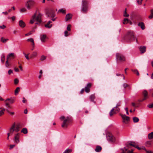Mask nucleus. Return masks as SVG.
Segmentation results:
<instances>
[{
    "label": "nucleus",
    "mask_w": 153,
    "mask_h": 153,
    "mask_svg": "<svg viewBox=\"0 0 153 153\" xmlns=\"http://www.w3.org/2000/svg\"><path fill=\"white\" fill-rule=\"evenodd\" d=\"M61 120H63V122L62 125V128H67L71 123L72 120L71 117H67L65 118L64 116L61 117L60 118Z\"/></svg>",
    "instance_id": "obj_1"
},
{
    "label": "nucleus",
    "mask_w": 153,
    "mask_h": 153,
    "mask_svg": "<svg viewBox=\"0 0 153 153\" xmlns=\"http://www.w3.org/2000/svg\"><path fill=\"white\" fill-rule=\"evenodd\" d=\"M124 39L128 42H131L136 40L137 42V39L135 38L134 32L131 31H129L124 37Z\"/></svg>",
    "instance_id": "obj_2"
},
{
    "label": "nucleus",
    "mask_w": 153,
    "mask_h": 153,
    "mask_svg": "<svg viewBox=\"0 0 153 153\" xmlns=\"http://www.w3.org/2000/svg\"><path fill=\"white\" fill-rule=\"evenodd\" d=\"M82 8L81 11L84 13H86L88 8V1L87 0H82Z\"/></svg>",
    "instance_id": "obj_3"
},
{
    "label": "nucleus",
    "mask_w": 153,
    "mask_h": 153,
    "mask_svg": "<svg viewBox=\"0 0 153 153\" xmlns=\"http://www.w3.org/2000/svg\"><path fill=\"white\" fill-rule=\"evenodd\" d=\"M46 14L48 16L51 18H53L55 16V11L52 9H47L46 11Z\"/></svg>",
    "instance_id": "obj_4"
},
{
    "label": "nucleus",
    "mask_w": 153,
    "mask_h": 153,
    "mask_svg": "<svg viewBox=\"0 0 153 153\" xmlns=\"http://www.w3.org/2000/svg\"><path fill=\"white\" fill-rule=\"evenodd\" d=\"M42 15L40 13H39L36 16V17L35 19V21L37 22L36 24H39L41 23L42 22Z\"/></svg>",
    "instance_id": "obj_5"
},
{
    "label": "nucleus",
    "mask_w": 153,
    "mask_h": 153,
    "mask_svg": "<svg viewBox=\"0 0 153 153\" xmlns=\"http://www.w3.org/2000/svg\"><path fill=\"white\" fill-rule=\"evenodd\" d=\"M116 58L117 61H119L120 62H123L125 60L124 57L122 55L119 53L116 54Z\"/></svg>",
    "instance_id": "obj_6"
},
{
    "label": "nucleus",
    "mask_w": 153,
    "mask_h": 153,
    "mask_svg": "<svg viewBox=\"0 0 153 153\" xmlns=\"http://www.w3.org/2000/svg\"><path fill=\"white\" fill-rule=\"evenodd\" d=\"M120 111V109L118 107H117L115 106V107L113 108L109 112V115L111 117L112 116L113 114H115L116 112L115 111H117V112H119Z\"/></svg>",
    "instance_id": "obj_7"
},
{
    "label": "nucleus",
    "mask_w": 153,
    "mask_h": 153,
    "mask_svg": "<svg viewBox=\"0 0 153 153\" xmlns=\"http://www.w3.org/2000/svg\"><path fill=\"white\" fill-rule=\"evenodd\" d=\"M126 147L128 148V149L131 148V146H132L136 148H137L139 150H140L141 148L137 146H135V145L134 144V143L133 142H130L128 143H126Z\"/></svg>",
    "instance_id": "obj_8"
},
{
    "label": "nucleus",
    "mask_w": 153,
    "mask_h": 153,
    "mask_svg": "<svg viewBox=\"0 0 153 153\" xmlns=\"http://www.w3.org/2000/svg\"><path fill=\"white\" fill-rule=\"evenodd\" d=\"M34 4V1L32 0H29L26 3L25 6L28 10L30 9L31 7H32Z\"/></svg>",
    "instance_id": "obj_9"
},
{
    "label": "nucleus",
    "mask_w": 153,
    "mask_h": 153,
    "mask_svg": "<svg viewBox=\"0 0 153 153\" xmlns=\"http://www.w3.org/2000/svg\"><path fill=\"white\" fill-rule=\"evenodd\" d=\"M106 137L108 140L113 142L114 140V138L112 134L110 133H107L106 135Z\"/></svg>",
    "instance_id": "obj_10"
},
{
    "label": "nucleus",
    "mask_w": 153,
    "mask_h": 153,
    "mask_svg": "<svg viewBox=\"0 0 153 153\" xmlns=\"http://www.w3.org/2000/svg\"><path fill=\"white\" fill-rule=\"evenodd\" d=\"M22 127V124L20 123H18L16 125L15 129L16 132H18L20 128Z\"/></svg>",
    "instance_id": "obj_11"
},
{
    "label": "nucleus",
    "mask_w": 153,
    "mask_h": 153,
    "mask_svg": "<svg viewBox=\"0 0 153 153\" xmlns=\"http://www.w3.org/2000/svg\"><path fill=\"white\" fill-rule=\"evenodd\" d=\"M143 95L144 98L142 100H139V102H142V101H143V100H146V99H147L148 98V93H147V92L146 91L144 90L143 92Z\"/></svg>",
    "instance_id": "obj_12"
},
{
    "label": "nucleus",
    "mask_w": 153,
    "mask_h": 153,
    "mask_svg": "<svg viewBox=\"0 0 153 153\" xmlns=\"http://www.w3.org/2000/svg\"><path fill=\"white\" fill-rule=\"evenodd\" d=\"M91 86V83L87 84L85 88V91L86 93H88L90 91V88Z\"/></svg>",
    "instance_id": "obj_13"
},
{
    "label": "nucleus",
    "mask_w": 153,
    "mask_h": 153,
    "mask_svg": "<svg viewBox=\"0 0 153 153\" xmlns=\"http://www.w3.org/2000/svg\"><path fill=\"white\" fill-rule=\"evenodd\" d=\"M19 135L20 134L19 133H18L15 135L14 140L15 141V143L16 144H18L19 142Z\"/></svg>",
    "instance_id": "obj_14"
},
{
    "label": "nucleus",
    "mask_w": 153,
    "mask_h": 153,
    "mask_svg": "<svg viewBox=\"0 0 153 153\" xmlns=\"http://www.w3.org/2000/svg\"><path fill=\"white\" fill-rule=\"evenodd\" d=\"M121 116L123 120V122L126 123L125 121H128L129 120V117L126 116L125 114H121Z\"/></svg>",
    "instance_id": "obj_15"
},
{
    "label": "nucleus",
    "mask_w": 153,
    "mask_h": 153,
    "mask_svg": "<svg viewBox=\"0 0 153 153\" xmlns=\"http://www.w3.org/2000/svg\"><path fill=\"white\" fill-rule=\"evenodd\" d=\"M40 38L42 42H45L47 37L46 35L44 34L41 35Z\"/></svg>",
    "instance_id": "obj_16"
},
{
    "label": "nucleus",
    "mask_w": 153,
    "mask_h": 153,
    "mask_svg": "<svg viewBox=\"0 0 153 153\" xmlns=\"http://www.w3.org/2000/svg\"><path fill=\"white\" fill-rule=\"evenodd\" d=\"M15 126L16 123H14L10 129V132L12 133H13L14 131H15Z\"/></svg>",
    "instance_id": "obj_17"
},
{
    "label": "nucleus",
    "mask_w": 153,
    "mask_h": 153,
    "mask_svg": "<svg viewBox=\"0 0 153 153\" xmlns=\"http://www.w3.org/2000/svg\"><path fill=\"white\" fill-rule=\"evenodd\" d=\"M19 25L22 28H23L25 26V23L22 20H20L19 21Z\"/></svg>",
    "instance_id": "obj_18"
},
{
    "label": "nucleus",
    "mask_w": 153,
    "mask_h": 153,
    "mask_svg": "<svg viewBox=\"0 0 153 153\" xmlns=\"http://www.w3.org/2000/svg\"><path fill=\"white\" fill-rule=\"evenodd\" d=\"M138 25L143 30H144L145 28L144 24L143 22H141L139 23Z\"/></svg>",
    "instance_id": "obj_19"
},
{
    "label": "nucleus",
    "mask_w": 153,
    "mask_h": 153,
    "mask_svg": "<svg viewBox=\"0 0 153 153\" xmlns=\"http://www.w3.org/2000/svg\"><path fill=\"white\" fill-rule=\"evenodd\" d=\"M140 51L142 53H144L146 51V47L144 46H141L139 48Z\"/></svg>",
    "instance_id": "obj_20"
},
{
    "label": "nucleus",
    "mask_w": 153,
    "mask_h": 153,
    "mask_svg": "<svg viewBox=\"0 0 153 153\" xmlns=\"http://www.w3.org/2000/svg\"><path fill=\"white\" fill-rule=\"evenodd\" d=\"M72 18L71 14L70 13H68L66 15L65 19V20L66 21H68V20L71 19Z\"/></svg>",
    "instance_id": "obj_21"
},
{
    "label": "nucleus",
    "mask_w": 153,
    "mask_h": 153,
    "mask_svg": "<svg viewBox=\"0 0 153 153\" xmlns=\"http://www.w3.org/2000/svg\"><path fill=\"white\" fill-rule=\"evenodd\" d=\"M102 149V147L100 146H96L95 150L97 152H100L101 151Z\"/></svg>",
    "instance_id": "obj_22"
},
{
    "label": "nucleus",
    "mask_w": 153,
    "mask_h": 153,
    "mask_svg": "<svg viewBox=\"0 0 153 153\" xmlns=\"http://www.w3.org/2000/svg\"><path fill=\"white\" fill-rule=\"evenodd\" d=\"M52 22L51 21H49L45 25V27H48L49 28H51L52 27V25H50V23Z\"/></svg>",
    "instance_id": "obj_23"
},
{
    "label": "nucleus",
    "mask_w": 153,
    "mask_h": 153,
    "mask_svg": "<svg viewBox=\"0 0 153 153\" xmlns=\"http://www.w3.org/2000/svg\"><path fill=\"white\" fill-rule=\"evenodd\" d=\"M89 98L91 102H93L94 103L95 102L94 101V99L95 98V96L94 94H92L90 95Z\"/></svg>",
    "instance_id": "obj_24"
},
{
    "label": "nucleus",
    "mask_w": 153,
    "mask_h": 153,
    "mask_svg": "<svg viewBox=\"0 0 153 153\" xmlns=\"http://www.w3.org/2000/svg\"><path fill=\"white\" fill-rule=\"evenodd\" d=\"M148 137L149 140H152L153 138V132L149 134Z\"/></svg>",
    "instance_id": "obj_25"
},
{
    "label": "nucleus",
    "mask_w": 153,
    "mask_h": 153,
    "mask_svg": "<svg viewBox=\"0 0 153 153\" xmlns=\"http://www.w3.org/2000/svg\"><path fill=\"white\" fill-rule=\"evenodd\" d=\"M5 110V109L4 108H0V116L4 114Z\"/></svg>",
    "instance_id": "obj_26"
},
{
    "label": "nucleus",
    "mask_w": 153,
    "mask_h": 153,
    "mask_svg": "<svg viewBox=\"0 0 153 153\" xmlns=\"http://www.w3.org/2000/svg\"><path fill=\"white\" fill-rule=\"evenodd\" d=\"M37 53L36 52H33L31 55L30 57L31 58H33L35 57L37 55Z\"/></svg>",
    "instance_id": "obj_27"
},
{
    "label": "nucleus",
    "mask_w": 153,
    "mask_h": 153,
    "mask_svg": "<svg viewBox=\"0 0 153 153\" xmlns=\"http://www.w3.org/2000/svg\"><path fill=\"white\" fill-rule=\"evenodd\" d=\"M21 132L26 134L27 133V129L26 128H23L21 131Z\"/></svg>",
    "instance_id": "obj_28"
},
{
    "label": "nucleus",
    "mask_w": 153,
    "mask_h": 153,
    "mask_svg": "<svg viewBox=\"0 0 153 153\" xmlns=\"http://www.w3.org/2000/svg\"><path fill=\"white\" fill-rule=\"evenodd\" d=\"M36 17V13H35L34 15L32 16L33 19H31L30 21V23L31 24H33L34 21H35V19Z\"/></svg>",
    "instance_id": "obj_29"
},
{
    "label": "nucleus",
    "mask_w": 153,
    "mask_h": 153,
    "mask_svg": "<svg viewBox=\"0 0 153 153\" xmlns=\"http://www.w3.org/2000/svg\"><path fill=\"white\" fill-rule=\"evenodd\" d=\"M133 122L134 123L138 122L139 121V118L136 117H133Z\"/></svg>",
    "instance_id": "obj_30"
},
{
    "label": "nucleus",
    "mask_w": 153,
    "mask_h": 153,
    "mask_svg": "<svg viewBox=\"0 0 153 153\" xmlns=\"http://www.w3.org/2000/svg\"><path fill=\"white\" fill-rule=\"evenodd\" d=\"M20 88L19 87H18L16 88V89L15 91V95H17L18 94V93L20 91Z\"/></svg>",
    "instance_id": "obj_31"
},
{
    "label": "nucleus",
    "mask_w": 153,
    "mask_h": 153,
    "mask_svg": "<svg viewBox=\"0 0 153 153\" xmlns=\"http://www.w3.org/2000/svg\"><path fill=\"white\" fill-rule=\"evenodd\" d=\"M151 14L149 16V18L150 19H152L153 18V9H151L150 10Z\"/></svg>",
    "instance_id": "obj_32"
},
{
    "label": "nucleus",
    "mask_w": 153,
    "mask_h": 153,
    "mask_svg": "<svg viewBox=\"0 0 153 153\" xmlns=\"http://www.w3.org/2000/svg\"><path fill=\"white\" fill-rule=\"evenodd\" d=\"M27 41L28 42H30L32 43V45H34V40L32 38L28 39L27 40Z\"/></svg>",
    "instance_id": "obj_33"
},
{
    "label": "nucleus",
    "mask_w": 153,
    "mask_h": 153,
    "mask_svg": "<svg viewBox=\"0 0 153 153\" xmlns=\"http://www.w3.org/2000/svg\"><path fill=\"white\" fill-rule=\"evenodd\" d=\"M151 145V141H147L146 143V146L149 147Z\"/></svg>",
    "instance_id": "obj_34"
},
{
    "label": "nucleus",
    "mask_w": 153,
    "mask_h": 153,
    "mask_svg": "<svg viewBox=\"0 0 153 153\" xmlns=\"http://www.w3.org/2000/svg\"><path fill=\"white\" fill-rule=\"evenodd\" d=\"M8 40V39H5L3 37H1V41L3 43L6 42Z\"/></svg>",
    "instance_id": "obj_35"
},
{
    "label": "nucleus",
    "mask_w": 153,
    "mask_h": 153,
    "mask_svg": "<svg viewBox=\"0 0 153 153\" xmlns=\"http://www.w3.org/2000/svg\"><path fill=\"white\" fill-rule=\"evenodd\" d=\"M5 60V56L4 54H2L1 57V61L2 63H4Z\"/></svg>",
    "instance_id": "obj_36"
},
{
    "label": "nucleus",
    "mask_w": 153,
    "mask_h": 153,
    "mask_svg": "<svg viewBox=\"0 0 153 153\" xmlns=\"http://www.w3.org/2000/svg\"><path fill=\"white\" fill-rule=\"evenodd\" d=\"M14 56V53H11L9 54L7 56V59H8L9 57H13Z\"/></svg>",
    "instance_id": "obj_37"
},
{
    "label": "nucleus",
    "mask_w": 153,
    "mask_h": 153,
    "mask_svg": "<svg viewBox=\"0 0 153 153\" xmlns=\"http://www.w3.org/2000/svg\"><path fill=\"white\" fill-rule=\"evenodd\" d=\"M72 151V150L69 149H66L63 153H70Z\"/></svg>",
    "instance_id": "obj_38"
},
{
    "label": "nucleus",
    "mask_w": 153,
    "mask_h": 153,
    "mask_svg": "<svg viewBox=\"0 0 153 153\" xmlns=\"http://www.w3.org/2000/svg\"><path fill=\"white\" fill-rule=\"evenodd\" d=\"M7 60L5 62V66L6 67L8 68L10 66V64L8 62V59H7Z\"/></svg>",
    "instance_id": "obj_39"
},
{
    "label": "nucleus",
    "mask_w": 153,
    "mask_h": 153,
    "mask_svg": "<svg viewBox=\"0 0 153 153\" xmlns=\"http://www.w3.org/2000/svg\"><path fill=\"white\" fill-rule=\"evenodd\" d=\"M128 22V20L127 19L125 18L124 19L123 21V23L124 24H126Z\"/></svg>",
    "instance_id": "obj_40"
},
{
    "label": "nucleus",
    "mask_w": 153,
    "mask_h": 153,
    "mask_svg": "<svg viewBox=\"0 0 153 153\" xmlns=\"http://www.w3.org/2000/svg\"><path fill=\"white\" fill-rule=\"evenodd\" d=\"M132 71L134 73L136 74L137 75H139V72L137 70H132Z\"/></svg>",
    "instance_id": "obj_41"
},
{
    "label": "nucleus",
    "mask_w": 153,
    "mask_h": 153,
    "mask_svg": "<svg viewBox=\"0 0 153 153\" xmlns=\"http://www.w3.org/2000/svg\"><path fill=\"white\" fill-rule=\"evenodd\" d=\"M46 56H45L44 55H43L41 56L40 60L41 61H43L44 60H45L46 59Z\"/></svg>",
    "instance_id": "obj_42"
},
{
    "label": "nucleus",
    "mask_w": 153,
    "mask_h": 153,
    "mask_svg": "<svg viewBox=\"0 0 153 153\" xmlns=\"http://www.w3.org/2000/svg\"><path fill=\"white\" fill-rule=\"evenodd\" d=\"M59 11L62 13H63L65 14V10H64L63 9H60L59 10Z\"/></svg>",
    "instance_id": "obj_43"
},
{
    "label": "nucleus",
    "mask_w": 153,
    "mask_h": 153,
    "mask_svg": "<svg viewBox=\"0 0 153 153\" xmlns=\"http://www.w3.org/2000/svg\"><path fill=\"white\" fill-rule=\"evenodd\" d=\"M23 54L25 55V57L26 58L27 60H29V58L28 56V55L29 54V53H28L27 55L26 53H25L24 52H23Z\"/></svg>",
    "instance_id": "obj_44"
},
{
    "label": "nucleus",
    "mask_w": 153,
    "mask_h": 153,
    "mask_svg": "<svg viewBox=\"0 0 153 153\" xmlns=\"http://www.w3.org/2000/svg\"><path fill=\"white\" fill-rule=\"evenodd\" d=\"M143 149L146 151L147 153H153V152L152 151L150 150H147L145 148H143Z\"/></svg>",
    "instance_id": "obj_45"
},
{
    "label": "nucleus",
    "mask_w": 153,
    "mask_h": 153,
    "mask_svg": "<svg viewBox=\"0 0 153 153\" xmlns=\"http://www.w3.org/2000/svg\"><path fill=\"white\" fill-rule=\"evenodd\" d=\"M147 106L149 108H153V103L148 105Z\"/></svg>",
    "instance_id": "obj_46"
},
{
    "label": "nucleus",
    "mask_w": 153,
    "mask_h": 153,
    "mask_svg": "<svg viewBox=\"0 0 153 153\" xmlns=\"http://www.w3.org/2000/svg\"><path fill=\"white\" fill-rule=\"evenodd\" d=\"M6 111H7V112L9 113L10 114L13 115L14 114V112H10V110L8 109H6Z\"/></svg>",
    "instance_id": "obj_47"
},
{
    "label": "nucleus",
    "mask_w": 153,
    "mask_h": 153,
    "mask_svg": "<svg viewBox=\"0 0 153 153\" xmlns=\"http://www.w3.org/2000/svg\"><path fill=\"white\" fill-rule=\"evenodd\" d=\"M126 8L125 11L124 13V16H125L128 17L129 16V15L127 14L126 12Z\"/></svg>",
    "instance_id": "obj_48"
},
{
    "label": "nucleus",
    "mask_w": 153,
    "mask_h": 153,
    "mask_svg": "<svg viewBox=\"0 0 153 153\" xmlns=\"http://www.w3.org/2000/svg\"><path fill=\"white\" fill-rule=\"evenodd\" d=\"M71 25H68L67 28V29L68 31H70L71 30Z\"/></svg>",
    "instance_id": "obj_49"
},
{
    "label": "nucleus",
    "mask_w": 153,
    "mask_h": 153,
    "mask_svg": "<svg viewBox=\"0 0 153 153\" xmlns=\"http://www.w3.org/2000/svg\"><path fill=\"white\" fill-rule=\"evenodd\" d=\"M14 82L15 84H17L19 82V80L17 79H16L14 80Z\"/></svg>",
    "instance_id": "obj_50"
},
{
    "label": "nucleus",
    "mask_w": 153,
    "mask_h": 153,
    "mask_svg": "<svg viewBox=\"0 0 153 153\" xmlns=\"http://www.w3.org/2000/svg\"><path fill=\"white\" fill-rule=\"evenodd\" d=\"M121 104V102L119 101L117 103L116 106L117 107H118L119 106H120V105Z\"/></svg>",
    "instance_id": "obj_51"
},
{
    "label": "nucleus",
    "mask_w": 153,
    "mask_h": 153,
    "mask_svg": "<svg viewBox=\"0 0 153 153\" xmlns=\"http://www.w3.org/2000/svg\"><path fill=\"white\" fill-rule=\"evenodd\" d=\"M143 0H137V2L139 4H142Z\"/></svg>",
    "instance_id": "obj_52"
},
{
    "label": "nucleus",
    "mask_w": 153,
    "mask_h": 153,
    "mask_svg": "<svg viewBox=\"0 0 153 153\" xmlns=\"http://www.w3.org/2000/svg\"><path fill=\"white\" fill-rule=\"evenodd\" d=\"M20 11L22 12H24L26 11V10L25 8H22L20 9Z\"/></svg>",
    "instance_id": "obj_53"
},
{
    "label": "nucleus",
    "mask_w": 153,
    "mask_h": 153,
    "mask_svg": "<svg viewBox=\"0 0 153 153\" xmlns=\"http://www.w3.org/2000/svg\"><path fill=\"white\" fill-rule=\"evenodd\" d=\"M6 27V26L4 25H2V26H0V28L2 29H4Z\"/></svg>",
    "instance_id": "obj_54"
},
{
    "label": "nucleus",
    "mask_w": 153,
    "mask_h": 153,
    "mask_svg": "<svg viewBox=\"0 0 153 153\" xmlns=\"http://www.w3.org/2000/svg\"><path fill=\"white\" fill-rule=\"evenodd\" d=\"M68 32L67 31H65L64 32L65 36H67L68 35Z\"/></svg>",
    "instance_id": "obj_55"
},
{
    "label": "nucleus",
    "mask_w": 153,
    "mask_h": 153,
    "mask_svg": "<svg viewBox=\"0 0 153 153\" xmlns=\"http://www.w3.org/2000/svg\"><path fill=\"white\" fill-rule=\"evenodd\" d=\"M13 73V71L11 69H10L8 71V73L9 75H10L11 74Z\"/></svg>",
    "instance_id": "obj_56"
},
{
    "label": "nucleus",
    "mask_w": 153,
    "mask_h": 153,
    "mask_svg": "<svg viewBox=\"0 0 153 153\" xmlns=\"http://www.w3.org/2000/svg\"><path fill=\"white\" fill-rule=\"evenodd\" d=\"M15 146V145H10V149H11Z\"/></svg>",
    "instance_id": "obj_57"
},
{
    "label": "nucleus",
    "mask_w": 153,
    "mask_h": 153,
    "mask_svg": "<svg viewBox=\"0 0 153 153\" xmlns=\"http://www.w3.org/2000/svg\"><path fill=\"white\" fill-rule=\"evenodd\" d=\"M14 70L16 72H18L19 71V69L16 67H15L14 68Z\"/></svg>",
    "instance_id": "obj_58"
},
{
    "label": "nucleus",
    "mask_w": 153,
    "mask_h": 153,
    "mask_svg": "<svg viewBox=\"0 0 153 153\" xmlns=\"http://www.w3.org/2000/svg\"><path fill=\"white\" fill-rule=\"evenodd\" d=\"M123 86L124 88H125L126 87L128 86V85L126 83H124L123 85Z\"/></svg>",
    "instance_id": "obj_59"
},
{
    "label": "nucleus",
    "mask_w": 153,
    "mask_h": 153,
    "mask_svg": "<svg viewBox=\"0 0 153 153\" xmlns=\"http://www.w3.org/2000/svg\"><path fill=\"white\" fill-rule=\"evenodd\" d=\"M31 34V32H29L28 33H26L25 34V36H28L29 35H30Z\"/></svg>",
    "instance_id": "obj_60"
},
{
    "label": "nucleus",
    "mask_w": 153,
    "mask_h": 153,
    "mask_svg": "<svg viewBox=\"0 0 153 153\" xmlns=\"http://www.w3.org/2000/svg\"><path fill=\"white\" fill-rule=\"evenodd\" d=\"M14 102V100L13 99H10V102L11 103H13Z\"/></svg>",
    "instance_id": "obj_61"
},
{
    "label": "nucleus",
    "mask_w": 153,
    "mask_h": 153,
    "mask_svg": "<svg viewBox=\"0 0 153 153\" xmlns=\"http://www.w3.org/2000/svg\"><path fill=\"white\" fill-rule=\"evenodd\" d=\"M23 100H22V102L24 103H25L27 101V100H25V98L24 97L23 98Z\"/></svg>",
    "instance_id": "obj_62"
},
{
    "label": "nucleus",
    "mask_w": 153,
    "mask_h": 153,
    "mask_svg": "<svg viewBox=\"0 0 153 153\" xmlns=\"http://www.w3.org/2000/svg\"><path fill=\"white\" fill-rule=\"evenodd\" d=\"M11 19L13 21H14L15 19V17L14 16H12L11 17Z\"/></svg>",
    "instance_id": "obj_63"
},
{
    "label": "nucleus",
    "mask_w": 153,
    "mask_h": 153,
    "mask_svg": "<svg viewBox=\"0 0 153 153\" xmlns=\"http://www.w3.org/2000/svg\"><path fill=\"white\" fill-rule=\"evenodd\" d=\"M132 105L133 106V107H136V104H135L134 103V102H132Z\"/></svg>",
    "instance_id": "obj_64"
}]
</instances>
